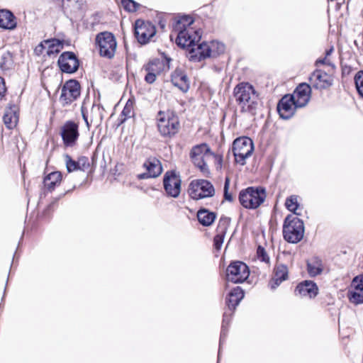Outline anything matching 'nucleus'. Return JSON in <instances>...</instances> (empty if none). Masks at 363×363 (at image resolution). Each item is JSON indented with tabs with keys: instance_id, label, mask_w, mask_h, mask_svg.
Returning <instances> with one entry per match:
<instances>
[{
	"instance_id": "f257e3e1",
	"label": "nucleus",
	"mask_w": 363,
	"mask_h": 363,
	"mask_svg": "<svg viewBox=\"0 0 363 363\" xmlns=\"http://www.w3.org/2000/svg\"><path fill=\"white\" fill-rule=\"evenodd\" d=\"M233 96L240 112L255 116L259 104L258 92L249 82H240L233 89Z\"/></svg>"
},
{
	"instance_id": "f03ea898",
	"label": "nucleus",
	"mask_w": 363,
	"mask_h": 363,
	"mask_svg": "<svg viewBox=\"0 0 363 363\" xmlns=\"http://www.w3.org/2000/svg\"><path fill=\"white\" fill-rule=\"evenodd\" d=\"M267 197L263 186H249L239 193V201L247 209H256L260 206Z\"/></svg>"
},
{
	"instance_id": "7ed1b4c3",
	"label": "nucleus",
	"mask_w": 363,
	"mask_h": 363,
	"mask_svg": "<svg viewBox=\"0 0 363 363\" xmlns=\"http://www.w3.org/2000/svg\"><path fill=\"white\" fill-rule=\"evenodd\" d=\"M303 221L297 216L288 215L283 224V236L286 241L290 243H298L304 235Z\"/></svg>"
},
{
	"instance_id": "20e7f679",
	"label": "nucleus",
	"mask_w": 363,
	"mask_h": 363,
	"mask_svg": "<svg viewBox=\"0 0 363 363\" xmlns=\"http://www.w3.org/2000/svg\"><path fill=\"white\" fill-rule=\"evenodd\" d=\"M210 155H213V152L206 143H201L194 146L190 152V158L192 162L205 177H208L211 174L204 159Z\"/></svg>"
},
{
	"instance_id": "39448f33",
	"label": "nucleus",
	"mask_w": 363,
	"mask_h": 363,
	"mask_svg": "<svg viewBox=\"0 0 363 363\" xmlns=\"http://www.w3.org/2000/svg\"><path fill=\"white\" fill-rule=\"evenodd\" d=\"M253 150V142L248 137L238 138L233 141L232 151L235 162L242 166L246 164V159L252 155Z\"/></svg>"
},
{
	"instance_id": "423d86ee",
	"label": "nucleus",
	"mask_w": 363,
	"mask_h": 363,
	"mask_svg": "<svg viewBox=\"0 0 363 363\" xmlns=\"http://www.w3.org/2000/svg\"><path fill=\"white\" fill-rule=\"evenodd\" d=\"M95 40L101 56L108 59L114 57L117 43L113 34L108 31L101 32L96 35Z\"/></svg>"
},
{
	"instance_id": "0eeeda50",
	"label": "nucleus",
	"mask_w": 363,
	"mask_h": 363,
	"mask_svg": "<svg viewBox=\"0 0 363 363\" xmlns=\"http://www.w3.org/2000/svg\"><path fill=\"white\" fill-rule=\"evenodd\" d=\"M188 192L191 199L199 200L213 196L215 189L208 180L195 179L191 182Z\"/></svg>"
},
{
	"instance_id": "6e6552de",
	"label": "nucleus",
	"mask_w": 363,
	"mask_h": 363,
	"mask_svg": "<svg viewBox=\"0 0 363 363\" xmlns=\"http://www.w3.org/2000/svg\"><path fill=\"white\" fill-rule=\"evenodd\" d=\"M250 275L248 267L242 262H232L226 269L228 281L233 283H242Z\"/></svg>"
},
{
	"instance_id": "1a4fd4ad",
	"label": "nucleus",
	"mask_w": 363,
	"mask_h": 363,
	"mask_svg": "<svg viewBox=\"0 0 363 363\" xmlns=\"http://www.w3.org/2000/svg\"><path fill=\"white\" fill-rule=\"evenodd\" d=\"M80 93L79 82L75 79L68 80L62 87L60 102L63 106L69 105L80 96Z\"/></svg>"
},
{
	"instance_id": "9d476101",
	"label": "nucleus",
	"mask_w": 363,
	"mask_h": 363,
	"mask_svg": "<svg viewBox=\"0 0 363 363\" xmlns=\"http://www.w3.org/2000/svg\"><path fill=\"white\" fill-rule=\"evenodd\" d=\"M189 41L183 40V50H186V55L190 61L200 62L209 57V54L205 49L206 43H199L200 40H196L189 45Z\"/></svg>"
},
{
	"instance_id": "9b49d317",
	"label": "nucleus",
	"mask_w": 363,
	"mask_h": 363,
	"mask_svg": "<svg viewBox=\"0 0 363 363\" xmlns=\"http://www.w3.org/2000/svg\"><path fill=\"white\" fill-rule=\"evenodd\" d=\"M134 33L138 43L146 44L155 35L156 29L151 22L138 19L135 22Z\"/></svg>"
},
{
	"instance_id": "f8f14e48",
	"label": "nucleus",
	"mask_w": 363,
	"mask_h": 363,
	"mask_svg": "<svg viewBox=\"0 0 363 363\" xmlns=\"http://www.w3.org/2000/svg\"><path fill=\"white\" fill-rule=\"evenodd\" d=\"M195 20L192 15L183 14V40L193 43L201 38V30L194 26Z\"/></svg>"
},
{
	"instance_id": "ddd939ff",
	"label": "nucleus",
	"mask_w": 363,
	"mask_h": 363,
	"mask_svg": "<svg viewBox=\"0 0 363 363\" xmlns=\"http://www.w3.org/2000/svg\"><path fill=\"white\" fill-rule=\"evenodd\" d=\"M157 127L162 135H174L180 128L179 117L173 112L169 113L167 118L161 116L158 118Z\"/></svg>"
},
{
	"instance_id": "4468645a",
	"label": "nucleus",
	"mask_w": 363,
	"mask_h": 363,
	"mask_svg": "<svg viewBox=\"0 0 363 363\" xmlns=\"http://www.w3.org/2000/svg\"><path fill=\"white\" fill-rule=\"evenodd\" d=\"M60 135L65 147H73L79 136L78 123L68 121L61 127Z\"/></svg>"
},
{
	"instance_id": "2eb2a0df",
	"label": "nucleus",
	"mask_w": 363,
	"mask_h": 363,
	"mask_svg": "<svg viewBox=\"0 0 363 363\" xmlns=\"http://www.w3.org/2000/svg\"><path fill=\"white\" fill-rule=\"evenodd\" d=\"M182 180L174 171H167L163 177V186L167 194L169 196L177 197L181 191Z\"/></svg>"
},
{
	"instance_id": "dca6fc26",
	"label": "nucleus",
	"mask_w": 363,
	"mask_h": 363,
	"mask_svg": "<svg viewBox=\"0 0 363 363\" xmlns=\"http://www.w3.org/2000/svg\"><path fill=\"white\" fill-rule=\"evenodd\" d=\"M310 85L315 89H326L333 83L332 76L321 69H315L309 77Z\"/></svg>"
},
{
	"instance_id": "f3484780",
	"label": "nucleus",
	"mask_w": 363,
	"mask_h": 363,
	"mask_svg": "<svg viewBox=\"0 0 363 363\" xmlns=\"http://www.w3.org/2000/svg\"><path fill=\"white\" fill-rule=\"evenodd\" d=\"M60 69L63 72L74 73L79 66V60L72 52H65L60 55L57 61Z\"/></svg>"
},
{
	"instance_id": "a211bd4d",
	"label": "nucleus",
	"mask_w": 363,
	"mask_h": 363,
	"mask_svg": "<svg viewBox=\"0 0 363 363\" xmlns=\"http://www.w3.org/2000/svg\"><path fill=\"white\" fill-rule=\"evenodd\" d=\"M311 86L307 83H301L294 91V94L289 95L293 97L296 102V106L303 108L307 105L311 98Z\"/></svg>"
},
{
	"instance_id": "6ab92c4d",
	"label": "nucleus",
	"mask_w": 363,
	"mask_h": 363,
	"mask_svg": "<svg viewBox=\"0 0 363 363\" xmlns=\"http://www.w3.org/2000/svg\"><path fill=\"white\" fill-rule=\"evenodd\" d=\"M146 172L138 174L140 179H145L148 178H156L162 172V167L160 161L156 157H150L143 164Z\"/></svg>"
},
{
	"instance_id": "aec40b11",
	"label": "nucleus",
	"mask_w": 363,
	"mask_h": 363,
	"mask_svg": "<svg viewBox=\"0 0 363 363\" xmlns=\"http://www.w3.org/2000/svg\"><path fill=\"white\" fill-rule=\"evenodd\" d=\"M297 108L293 97H290L289 95L284 96L277 104L279 115L280 118L285 120L291 118L294 115Z\"/></svg>"
},
{
	"instance_id": "412c9836",
	"label": "nucleus",
	"mask_w": 363,
	"mask_h": 363,
	"mask_svg": "<svg viewBox=\"0 0 363 363\" xmlns=\"http://www.w3.org/2000/svg\"><path fill=\"white\" fill-rule=\"evenodd\" d=\"M294 293L296 296L313 298L318 295V287L313 281L305 280L296 286Z\"/></svg>"
},
{
	"instance_id": "4be33fe9",
	"label": "nucleus",
	"mask_w": 363,
	"mask_h": 363,
	"mask_svg": "<svg viewBox=\"0 0 363 363\" xmlns=\"http://www.w3.org/2000/svg\"><path fill=\"white\" fill-rule=\"evenodd\" d=\"M288 279V268L284 264L277 265L273 272L272 277L271 278L269 286L271 289H276L282 281Z\"/></svg>"
},
{
	"instance_id": "5701e85b",
	"label": "nucleus",
	"mask_w": 363,
	"mask_h": 363,
	"mask_svg": "<svg viewBox=\"0 0 363 363\" xmlns=\"http://www.w3.org/2000/svg\"><path fill=\"white\" fill-rule=\"evenodd\" d=\"M228 224L229 220L227 218H221L219 220L217 234L213 238V246L217 250H220L222 247Z\"/></svg>"
},
{
	"instance_id": "b1692460",
	"label": "nucleus",
	"mask_w": 363,
	"mask_h": 363,
	"mask_svg": "<svg viewBox=\"0 0 363 363\" xmlns=\"http://www.w3.org/2000/svg\"><path fill=\"white\" fill-rule=\"evenodd\" d=\"M244 297V291L237 286L233 289L228 294L225 301L230 310H234Z\"/></svg>"
},
{
	"instance_id": "393cba45",
	"label": "nucleus",
	"mask_w": 363,
	"mask_h": 363,
	"mask_svg": "<svg viewBox=\"0 0 363 363\" xmlns=\"http://www.w3.org/2000/svg\"><path fill=\"white\" fill-rule=\"evenodd\" d=\"M0 27L9 30H13L16 27V17L11 11H0Z\"/></svg>"
},
{
	"instance_id": "a878e982",
	"label": "nucleus",
	"mask_w": 363,
	"mask_h": 363,
	"mask_svg": "<svg viewBox=\"0 0 363 363\" xmlns=\"http://www.w3.org/2000/svg\"><path fill=\"white\" fill-rule=\"evenodd\" d=\"M197 218L203 226H209L213 224L216 218V214L208 209L201 208L197 212Z\"/></svg>"
},
{
	"instance_id": "bb28decb",
	"label": "nucleus",
	"mask_w": 363,
	"mask_h": 363,
	"mask_svg": "<svg viewBox=\"0 0 363 363\" xmlns=\"http://www.w3.org/2000/svg\"><path fill=\"white\" fill-rule=\"evenodd\" d=\"M62 174L60 172H53L47 175L43 181L45 187L50 191L54 190L55 187L60 184Z\"/></svg>"
},
{
	"instance_id": "cd10ccee",
	"label": "nucleus",
	"mask_w": 363,
	"mask_h": 363,
	"mask_svg": "<svg viewBox=\"0 0 363 363\" xmlns=\"http://www.w3.org/2000/svg\"><path fill=\"white\" fill-rule=\"evenodd\" d=\"M182 16H178L172 23V32L170 34V39L173 40L174 35H176L175 43L177 45L182 48Z\"/></svg>"
},
{
	"instance_id": "c85d7f7f",
	"label": "nucleus",
	"mask_w": 363,
	"mask_h": 363,
	"mask_svg": "<svg viewBox=\"0 0 363 363\" xmlns=\"http://www.w3.org/2000/svg\"><path fill=\"white\" fill-rule=\"evenodd\" d=\"M209 54V57H216L223 53L225 51V45L217 40H212L209 43H206L205 48Z\"/></svg>"
},
{
	"instance_id": "c756f323",
	"label": "nucleus",
	"mask_w": 363,
	"mask_h": 363,
	"mask_svg": "<svg viewBox=\"0 0 363 363\" xmlns=\"http://www.w3.org/2000/svg\"><path fill=\"white\" fill-rule=\"evenodd\" d=\"M307 271L311 277H315L323 271V264L320 259L313 258L307 262Z\"/></svg>"
},
{
	"instance_id": "7c9ffc66",
	"label": "nucleus",
	"mask_w": 363,
	"mask_h": 363,
	"mask_svg": "<svg viewBox=\"0 0 363 363\" xmlns=\"http://www.w3.org/2000/svg\"><path fill=\"white\" fill-rule=\"evenodd\" d=\"M164 68V64L163 61L159 59H154L143 67L145 72H150L155 75L160 74L163 71Z\"/></svg>"
},
{
	"instance_id": "2f4dec72",
	"label": "nucleus",
	"mask_w": 363,
	"mask_h": 363,
	"mask_svg": "<svg viewBox=\"0 0 363 363\" xmlns=\"http://www.w3.org/2000/svg\"><path fill=\"white\" fill-rule=\"evenodd\" d=\"M45 44L47 45V54L49 56L60 52V50L63 48V44L62 41L55 38L45 40Z\"/></svg>"
},
{
	"instance_id": "473e14b6",
	"label": "nucleus",
	"mask_w": 363,
	"mask_h": 363,
	"mask_svg": "<svg viewBox=\"0 0 363 363\" xmlns=\"http://www.w3.org/2000/svg\"><path fill=\"white\" fill-rule=\"evenodd\" d=\"M347 297L352 303L356 305L363 303V290H357V288H352L350 286Z\"/></svg>"
},
{
	"instance_id": "72a5a7b5",
	"label": "nucleus",
	"mask_w": 363,
	"mask_h": 363,
	"mask_svg": "<svg viewBox=\"0 0 363 363\" xmlns=\"http://www.w3.org/2000/svg\"><path fill=\"white\" fill-rule=\"evenodd\" d=\"M3 120L6 126L8 128L11 129L16 125L18 116L14 111H13L11 109H9L6 111L3 117Z\"/></svg>"
},
{
	"instance_id": "f704fd0d",
	"label": "nucleus",
	"mask_w": 363,
	"mask_h": 363,
	"mask_svg": "<svg viewBox=\"0 0 363 363\" xmlns=\"http://www.w3.org/2000/svg\"><path fill=\"white\" fill-rule=\"evenodd\" d=\"M285 206L289 211L293 212L296 216H301V213L297 212L299 207L298 202V196L296 195H292L286 198L285 201Z\"/></svg>"
},
{
	"instance_id": "c9c22d12",
	"label": "nucleus",
	"mask_w": 363,
	"mask_h": 363,
	"mask_svg": "<svg viewBox=\"0 0 363 363\" xmlns=\"http://www.w3.org/2000/svg\"><path fill=\"white\" fill-rule=\"evenodd\" d=\"M134 116L133 101L128 99L126 102L121 115V123H124L128 118Z\"/></svg>"
},
{
	"instance_id": "e433bc0d",
	"label": "nucleus",
	"mask_w": 363,
	"mask_h": 363,
	"mask_svg": "<svg viewBox=\"0 0 363 363\" xmlns=\"http://www.w3.org/2000/svg\"><path fill=\"white\" fill-rule=\"evenodd\" d=\"M354 80L359 95L363 98V70H360L356 73Z\"/></svg>"
},
{
	"instance_id": "4c0bfd02",
	"label": "nucleus",
	"mask_w": 363,
	"mask_h": 363,
	"mask_svg": "<svg viewBox=\"0 0 363 363\" xmlns=\"http://www.w3.org/2000/svg\"><path fill=\"white\" fill-rule=\"evenodd\" d=\"M171 82L174 86L182 90V69L179 67L172 74Z\"/></svg>"
},
{
	"instance_id": "58836bf2",
	"label": "nucleus",
	"mask_w": 363,
	"mask_h": 363,
	"mask_svg": "<svg viewBox=\"0 0 363 363\" xmlns=\"http://www.w3.org/2000/svg\"><path fill=\"white\" fill-rule=\"evenodd\" d=\"M123 9L128 12H135L140 7V4L133 0H121Z\"/></svg>"
},
{
	"instance_id": "ea45409f",
	"label": "nucleus",
	"mask_w": 363,
	"mask_h": 363,
	"mask_svg": "<svg viewBox=\"0 0 363 363\" xmlns=\"http://www.w3.org/2000/svg\"><path fill=\"white\" fill-rule=\"evenodd\" d=\"M66 167L68 172H72L79 169L78 161L72 159L69 155H65Z\"/></svg>"
},
{
	"instance_id": "a19ab883",
	"label": "nucleus",
	"mask_w": 363,
	"mask_h": 363,
	"mask_svg": "<svg viewBox=\"0 0 363 363\" xmlns=\"http://www.w3.org/2000/svg\"><path fill=\"white\" fill-rule=\"evenodd\" d=\"M257 257L258 259H259L260 261H262L266 264L269 263V261H270L269 257L267 255L265 249L261 245H259L257 248Z\"/></svg>"
},
{
	"instance_id": "79ce46f5",
	"label": "nucleus",
	"mask_w": 363,
	"mask_h": 363,
	"mask_svg": "<svg viewBox=\"0 0 363 363\" xmlns=\"http://www.w3.org/2000/svg\"><path fill=\"white\" fill-rule=\"evenodd\" d=\"M230 178L228 177H226L225 179V182H224L223 197H224L225 200H226L229 202H232V201H233V196L232 194L229 193V191H228L229 187H230Z\"/></svg>"
},
{
	"instance_id": "37998d69",
	"label": "nucleus",
	"mask_w": 363,
	"mask_h": 363,
	"mask_svg": "<svg viewBox=\"0 0 363 363\" xmlns=\"http://www.w3.org/2000/svg\"><path fill=\"white\" fill-rule=\"evenodd\" d=\"M229 324V319H223V323H222V330L220 333V346L221 345L223 340L225 338L227 332L225 330V326ZM220 347H219L218 350V363L220 360Z\"/></svg>"
},
{
	"instance_id": "c03bdc74",
	"label": "nucleus",
	"mask_w": 363,
	"mask_h": 363,
	"mask_svg": "<svg viewBox=\"0 0 363 363\" xmlns=\"http://www.w3.org/2000/svg\"><path fill=\"white\" fill-rule=\"evenodd\" d=\"M352 288H357V290L363 291V274L356 276L351 283Z\"/></svg>"
},
{
	"instance_id": "a18cd8bd",
	"label": "nucleus",
	"mask_w": 363,
	"mask_h": 363,
	"mask_svg": "<svg viewBox=\"0 0 363 363\" xmlns=\"http://www.w3.org/2000/svg\"><path fill=\"white\" fill-rule=\"evenodd\" d=\"M11 61V57L9 52H5L1 55V59L0 62V66L2 69H8L10 62Z\"/></svg>"
},
{
	"instance_id": "49530a36",
	"label": "nucleus",
	"mask_w": 363,
	"mask_h": 363,
	"mask_svg": "<svg viewBox=\"0 0 363 363\" xmlns=\"http://www.w3.org/2000/svg\"><path fill=\"white\" fill-rule=\"evenodd\" d=\"M82 0H62V5L64 8L72 6L74 9H79L81 7V1Z\"/></svg>"
},
{
	"instance_id": "de8ad7c7",
	"label": "nucleus",
	"mask_w": 363,
	"mask_h": 363,
	"mask_svg": "<svg viewBox=\"0 0 363 363\" xmlns=\"http://www.w3.org/2000/svg\"><path fill=\"white\" fill-rule=\"evenodd\" d=\"M79 170L85 171L89 167V159L86 157H81L78 160Z\"/></svg>"
},
{
	"instance_id": "09e8293b",
	"label": "nucleus",
	"mask_w": 363,
	"mask_h": 363,
	"mask_svg": "<svg viewBox=\"0 0 363 363\" xmlns=\"http://www.w3.org/2000/svg\"><path fill=\"white\" fill-rule=\"evenodd\" d=\"M315 66H318L319 65H325L328 66L334 67V65L330 62V60L325 57L323 58L318 59L315 62Z\"/></svg>"
},
{
	"instance_id": "8fccbe9b",
	"label": "nucleus",
	"mask_w": 363,
	"mask_h": 363,
	"mask_svg": "<svg viewBox=\"0 0 363 363\" xmlns=\"http://www.w3.org/2000/svg\"><path fill=\"white\" fill-rule=\"evenodd\" d=\"M147 74L145 77V80L148 84H152L156 80V77L155 74L150 72H146Z\"/></svg>"
},
{
	"instance_id": "3c124183",
	"label": "nucleus",
	"mask_w": 363,
	"mask_h": 363,
	"mask_svg": "<svg viewBox=\"0 0 363 363\" xmlns=\"http://www.w3.org/2000/svg\"><path fill=\"white\" fill-rule=\"evenodd\" d=\"M6 91V88L5 86L4 79L0 77V100L4 96L5 93Z\"/></svg>"
},
{
	"instance_id": "603ef678",
	"label": "nucleus",
	"mask_w": 363,
	"mask_h": 363,
	"mask_svg": "<svg viewBox=\"0 0 363 363\" xmlns=\"http://www.w3.org/2000/svg\"><path fill=\"white\" fill-rule=\"evenodd\" d=\"M215 160H216V165L217 169H220L222 167V162H223V157L220 155H216L213 153V155H212Z\"/></svg>"
},
{
	"instance_id": "864d4df0",
	"label": "nucleus",
	"mask_w": 363,
	"mask_h": 363,
	"mask_svg": "<svg viewBox=\"0 0 363 363\" xmlns=\"http://www.w3.org/2000/svg\"><path fill=\"white\" fill-rule=\"evenodd\" d=\"M47 46V45L45 44V41L44 42H41L35 49V52H39V53H41L43 50V49L45 48V47Z\"/></svg>"
},
{
	"instance_id": "5fc2aeb1",
	"label": "nucleus",
	"mask_w": 363,
	"mask_h": 363,
	"mask_svg": "<svg viewBox=\"0 0 363 363\" xmlns=\"http://www.w3.org/2000/svg\"><path fill=\"white\" fill-rule=\"evenodd\" d=\"M182 79H183V84H186L187 82V77H186V76L183 74ZM188 89H189V85H186V86L185 88L183 86V92L186 91L188 90Z\"/></svg>"
},
{
	"instance_id": "6e6d98bb",
	"label": "nucleus",
	"mask_w": 363,
	"mask_h": 363,
	"mask_svg": "<svg viewBox=\"0 0 363 363\" xmlns=\"http://www.w3.org/2000/svg\"><path fill=\"white\" fill-rule=\"evenodd\" d=\"M82 113L83 119L84 120L87 127H89V121H88V118H87V116L85 113V112H84L83 108H82Z\"/></svg>"
},
{
	"instance_id": "4d7b16f0",
	"label": "nucleus",
	"mask_w": 363,
	"mask_h": 363,
	"mask_svg": "<svg viewBox=\"0 0 363 363\" xmlns=\"http://www.w3.org/2000/svg\"><path fill=\"white\" fill-rule=\"evenodd\" d=\"M333 50H334V48L332 46L330 49H328V50H327L325 51V57H328L333 53Z\"/></svg>"
},
{
	"instance_id": "13d9d810",
	"label": "nucleus",
	"mask_w": 363,
	"mask_h": 363,
	"mask_svg": "<svg viewBox=\"0 0 363 363\" xmlns=\"http://www.w3.org/2000/svg\"><path fill=\"white\" fill-rule=\"evenodd\" d=\"M159 24H160V26L162 29H164L165 28V26H166V23L165 21H164L163 20H160L159 21Z\"/></svg>"
},
{
	"instance_id": "bf43d9fd",
	"label": "nucleus",
	"mask_w": 363,
	"mask_h": 363,
	"mask_svg": "<svg viewBox=\"0 0 363 363\" xmlns=\"http://www.w3.org/2000/svg\"><path fill=\"white\" fill-rule=\"evenodd\" d=\"M100 110V107L99 106H95L94 105L91 108V112H94V111H99Z\"/></svg>"
},
{
	"instance_id": "052dcab7",
	"label": "nucleus",
	"mask_w": 363,
	"mask_h": 363,
	"mask_svg": "<svg viewBox=\"0 0 363 363\" xmlns=\"http://www.w3.org/2000/svg\"><path fill=\"white\" fill-rule=\"evenodd\" d=\"M170 60H171L170 58H167V61L168 63L169 62Z\"/></svg>"
}]
</instances>
